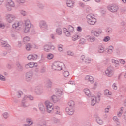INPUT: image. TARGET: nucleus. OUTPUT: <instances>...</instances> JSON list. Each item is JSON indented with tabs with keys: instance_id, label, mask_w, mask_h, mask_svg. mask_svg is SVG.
I'll use <instances>...</instances> for the list:
<instances>
[{
	"instance_id": "nucleus-39",
	"label": "nucleus",
	"mask_w": 126,
	"mask_h": 126,
	"mask_svg": "<svg viewBox=\"0 0 126 126\" xmlns=\"http://www.w3.org/2000/svg\"><path fill=\"white\" fill-rule=\"evenodd\" d=\"M37 126H47V122L46 121H42L37 124Z\"/></svg>"
},
{
	"instance_id": "nucleus-55",
	"label": "nucleus",
	"mask_w": 126,
	"mask_h": 126,
	"mask_svg": "<svg viewBox=\"0 0 126 126\" xmlns=\"http://www.w3.org/2000/svg\"><path fill=\"white\" fill-rule=\"evenodd\" d=\"M63 46L61 44H60L58 46V51H59L60 52H63Z\"/></svg>"
},
{
	"instance_id": "nucleus-45",
	"label": "nucleus",
	"mask_w": 126,
	"mask_h": 126,
	"mask_svg": "<svg viewBox=\"0 0 126 126\" xmlns=\"http://www.w3.org/2000/svg\"><path fill=\"white\" fill-rule=\"evenodd\" d=\"M84 62L87 64L90 63H91V59H90V58L87 57L85 58Z\"/></svg>"
},
{
	"instance_id": "nucleus-7",
	"label": "nucleus",
	"mask_w": 126,
	"mask_h": 126,
	"mask_svg": "<svg viewBox=\"0 0 126 126\" xmlns=\"http://www.w3.org/2000/svg\"><path fill=\"white\" fill-rule=\"evenodd\" d=\"M87 18L88 19V23L90 24V25H94L95 23H96V18L94 17V16H92L89 14L87 16Z\"/></svg>"
},
{
	"instance_id": "nucleus-47",
	"label": "nucleus",
	"mask_w": 126,
	"mask_h": 126,
	"mask_svg": "<svg viewBox=\"0 0 126 126\" xmlns=\"http://www.w3.org/2000/svg\"><path fill=\"white\" fill-rule=\"evenodd\" d=\"M43 56V54L41 55V59L39 61L40 63H45V57H44Z\"/></svg>"
},
{
	"instance_id": "nucleus-49",
	"label": "nucleus",
	"mask_w": 126,
	"mask_h": 126,
	"mask_svg": "<svg viewBox=\"0 0 126 126\" xmlns=\"http://www.w3.org/2000/svg\"><path fill=\"white\" fill-rule=\"evenodd\" d=\"M17 96L18 98H20V97H21V95L23 94V93L22 92V91H20L17 92Z\"/></svg>"
},
{
	"instance_id": "nucleus-15",
	"label": "nucleus",
	"mask_w": 126,
	"mask_h": 126,
	"mask_svg": "<svg viewBox=\"0 0 126 126\" xmlns=\"http://www.w3.org/2000/svg\"><path fill=\"white\" fill-rule=\"evenodd\" d=\"M103 31L101 29H98L96 31L92 30L91 32V34H93L94 36L96 37H98L100 34H102Z\"/></svg>"
},
{
	"instance_id": "nucleus-52",
	"label": "nucleus",
	"mask_w": 126,
	"mask_h": 126,
	"mask_svg": "<svg viewBox=\"0 0 126 126\" xmlns=\"http://www.w3.org/2000/svg\"><path fill=\"white\" fill-rule=\"evenodd\" d=\"M68 30L69 31V32H72L74 31V28L71 26H70L68 27Z\"/></svg>"
},
{
	"instance_id": "nucleus-17",
	"label": "nucleus",
	"mask_w": 126,
	"mask_h": 126,
	"mask_svg": "<svg viewBox=\"0 0 126 126\" xmlns=\"http://www.w3.org/2000/svg\"><path fill=\"white\" fill-rule=\"evenodd\" d=\"M29 61H36L38 59V55L36 54H30L27 57Z\"/></svg>"
},
{
	"instance_id": "nucleus-56",
	"label": "nucleus",
	"mask_w": 126,
	"mask_h": 126,
	"mask_svg": "<svg viewBox=\"0 0 126 126\" xmlns=\"http://www.w3.org/2000/svg\"><path fill=\"white\" fill-rule=\"evenodd\" d=\"M28 99H30V101H34V96L30 95H27Z\"/></svg>"
},
{
	"instance_id": "nucleus-57",
	"label": "nucleus",
	"mask_w": 126,
	"mask_h": 126,
	"mask_svg": "<svg viewBox=\"0 0 126 126\" xmlns=\"http://www.w3.org/2000/svg\"><path fill=\"white\" fill-rule=\"evenodd\" d=\"M113 120L116 122V124H120V122L119 121V119L116 116H114L113 117Z\"/></svg>"
},
{
	"instance_id": "nucleus-38",
	"label": "nucleus",
	"mask_w": 126,
	"mask_h": 126,
	"mask_svg": "<svg viewBox=\"0 0 126 126\" xmlns=\"http://www.w3.org/2000/svg\"><path fill=\"white\" fill-rule=\"evenodd\" d=\"M104 95H106V96H109L110 95H112V92H110V91H109V90H105L104 91Z\"/></svg>"
},
{
	"instance_id": "nucleus-40",
	"label": "nucleus",
	"mask_w": 126,
	"mask_h": 126,
	"mask_svg": "<svg viewBox=\"0 0 126 126\" xmlns=\"http://www.w3.org/2000/svg\"><path fill=\"white\" fill-rule=\"evenodd\" d=\"M96 38L94 37H90L88 38V41L89 42H91L92 43L93 42H95Z\"/></svg>"
},
{
	"instance_id": "nucleus-54",
	"label": "nucleus",
	"mask_w": 126,
	"mask_h": 126,
	"mask_svg": "<svg viewBox=\"0 0 126 126\" xmlns=\"http://www.w3.org/2000/svg\"><path fill=\"white\" fill-rule=\"evenodd\" d=\"M28 99V97L27 95H25L22 100V101L23 102H27V99Z\"/></svg>"
},
{
	"instance_id": "nucleus-60",
	"label": "nucleus",
	"mask_w": 126,
	"mask_h": 126,
	"mask_svg": "<svg viewBox=\"0 0 126 126\" xmlns=\"http://www.w3.org/2000/svg\"><path fill=\"white\" fill-rule=\"evenodd\" d=\"M110 109H111V106H107V107L105 109V113H109V110H110Z\"/></svg>"
},
{
	"instance_id": "nucleus-43",
	"label": "nucleus",
	"mask_w": 126,
	"mask_h": 126,
	"mask_svg": "<svg viewBox=\"0 0 126 126\" xmlns=\"http://www.w3.org/2000/svg\"><path fill=\"white\" fill-rule=\"evenodd\" d=\"M3 117L5 119H8L9 117V114H8L7 112H4L3 113Z\"/></svg>"
},
{
	"instance_id": "nucleus-61",
	"label": "nucleus",
	"mask_w": 126,
	"mask_h": 126,
	"mask_svg": "<svg viewBox=\"0 0 126 126\" xmlns=\"http://www.w3.org/2000/svg\"><path fill=\"white\" fill-rule=\"evenodd\" d=\"M68 84L71 85H75V82L74 81H69Z\"/></svg>"
},
{
	"instance_id": "nucleus-19",
	"label": "nucleus",
	"mask_w": 126,
	"mask_h": 126,
	"mask_svg": "<svg viewBox=\"0 0 126 126\" xmlns=\"http://www.w3.org/2000/svg\"><path fill=\"white\" fill-rule=\"evenodd\" d=\"M65 112L67 113L70 116H71L74 114V109L73 108H69V107H66L65 109Z\"/></svg>"
},
{
	"instance_id": "nucleus-29",
	"label": "nucleus",
	"mask_w": 126,
	"mask_h": 126,
	"mask_svg": "<svg viewBox=\"0 0 126 126\" xmlns=\"http://www.w3.org/2000/svg\"><path fill=\"white\" fill-rule=\"evenodd\" d=\"M64 71V77H67V76H69V72L67 71V69L65 67L63 70Z\"/></svg>"
},
{
	"instance_id": "nucleus-28",
	"label": "nucleus",
	"mask_w": 126,
	"mask_h": 126,
	"mask_svg": "<svg viewBox=\"0 0 126 126\" xmlns=\"http://www.w3.org/2000/svg\"><path fill=\"white\" fill-rule=\"evenodd\" d=\"M39 108L41 112H43L45 111V106L43 103H40L39 104Z\"/></svg>"
},
{
	"instance_id": "nucleus-13",
	"label": "nucleus",
	"mask_w": 126,
	"mask_h": 126,
	"mask_svg": "<svg viewBox=\"0 0 126 126\" xmlns=\"http://www.w3.org/2000/svg\"><path fill=\"white\" fill-rule=\"evenodd\" d=\"M51 101L54 104L58 103L61 101V97L55 94H53L51 97Z\"/></svg>"
},
{
	"instance_id": "nucleus-59",
	"label": "nucleus",
	"mask_w": 126,
	"mask_h": 126,
	"mask_svg": "<svg viewBox=\"0 0 126 126\" xmlns=\"http://www.w3.org/2000/svg\"><path fill=\"white\" fill-rule=\"evenodd\" d=\"M5 28V25H4V24L0 23V28H1V29H4Z\"/></svg>"
},
{
	"instance_id": "nucleus-14",
	"label": "nucleus",
	"mask_w": 126,
	"mask_h": 126,
	"mask_svg": "<svg viewBox=\"0 0 126 126\" xmlns=\"http://www.w3.org/2000/svg\"><path fill=\"white\" fill-rule=\"evenodd\" d=\"M34 92L36 95H41L43 93V88L40 86H37L35 88Z\"/></svg>"
},
{
	"instance_id": "nucleus-21",
	"label": "nucleus",
	"mask_w": 126,
	"mask_h": 126,
	"mask_svg": "<svg viewBox=\"0 0 126 126\" xmlns=\"http://www.w3.org/2000/svg\"><path fill=\"white\" fill-rule=\"evenodd\" d=\"M1 45L2 47H4V48H8V49H10L11 47L10 45L5 41H1Z\"/></svg>"
},
{
	"instance_id": "nucleus-23",
	"label": "nucleus",
	"mask_w": 126,
	"mask_h": 126,
	"mask_svg": "<svg viewBox=\"0 0 126 126\" xmlns=\"http://www.w3.org/2000/svg\"><path fill=\"white\" fill-rule=\"evenodd\" d=\"M84 92L86 95L90 98V97H92L93 94H91V93H90V91L88 89H85L84 90Z\"/></svg>"
},
{
	"instance_id": "nucleus-4",
	"label": "nucleus",
	"mask_w": 126,
	"mask_h": 126,
	"mask_svg": "<svg viewBox=\"0 0 126 126\" xmlns=\"http://www.w3.org/2000/svg\"><path fill=\"white\" fill-rule=\"evenodd\" d=\"M16 15L13 14H7L5 15V19L8 23H12L13 21L16 20Z\"/></svg>"
},
{
	"instance_id": "nucleus-11",
	"label": "nucleus",
	"mask_w": 126,
	"mask_h": 126,
	"mask_svg": "<svg viewBox=\"0 0 126 126\" xmlns=\"http://www.w3.org/2000/svg\"><path fill=\"white\" fill-rule=\"evenodd\" d=\"M43 50L45 52H51L55 50V46L52 44H46L43 47Z\"/></svg>"
},
{
	"instance_id": "nucleus-35",
	"label": "nucleus",
	"mask_w": 126,
	"mask_h": 126,
	"mask_svg": "<svg viewBox=\"0 0 126 126\" xmlns=\"http://www.w3.org/2000/svg\"><path fill=\"white\" fill-rule=\"evenodd\" d=\"M55 114L56 115H61V111L60 110V107H59V106H55Z\"/></svg>"
},
{
	"instance_id": "nucleus-24",
	"label": "nucleus",
	"mask_w": 126,
	"mask_h": 126,
	"mask_svg": "<svg viewBox=\"0 0 126 126\" xmlns=\"http://www.w3.org/2000/svg\"><path fill=\"white\" fill-rule=\"evenodd\" d=\"M113 50H114V47L113 46H110L109 48L105 49V51L108 54H112L113 53Z\"/></svg>"
},
{
	"instance_id": "nucleus-2",
	"label": "nucleus",
	"mask_w": 126,
	"mask_h": 126,
	"mask_svg": "<svg viewBox=\"0 0 126 126\" xmlns=\"http://www.w3.org/2000/svg\"><path fill=\"white\" fill-rule=\"evenodd\" d=\"M63 62L60 61L54 62L52 65V69L53 70L60 71L63 69Z\"/></svg>"
},
{
	"instance_id": "nucleus-31",
	"label": "nucleus",
	"mask_w": 126,
	"mask_h": 126,
	"mask_svg": "<svg viewBox=\"0 0 126 126\" xmlns=\"http://www.w3.org/2000/svg\"><path fill=\"white\" fill-rule=\"evenodd\" d=\"M17 67L19 71H22L23 70V66H22L19 63L17 64Z\"/></svg>"
},
{
	"instance_id": "nucleus-37",
	"label": "nucleus",
	"mask_w": 126,
	"mask_h": 126,
	"mask_svg": "<svg viewBox=\"0 0 126 126\" xmlns=\"http://www.w3.org/2000/svg\"><path fill=\"white\" fill-rule=\"evenodd\" d=\"M21 106L24 108H27V107H28L29 105L26 101H21Z\"/></svg>"
},
{
	"instance_id": "nucleus-36",
	"label": "nucleus",
	"mask_w": 126,
	"mask_h": 126,
	"mask_svg": "<svg viewBox=\"0 0 126 126\" xmlns=\"http://www.w3.org/2000/svg\"><path fill=\"white\" fill-rule=\"evenodd\" d=\"M96 121L99 125H102V124H103V120L99 117H96Z\"/></svg>"
},
{
	"instance_id": "nucleus-12",
	"label": "nucleus",
	"mask_w": 126,
	"mask_h": 126,
	"mask_svg": "<svg viewBox=\"0 0 126 126\" xmlns=\"http://www.w3.org/2000/svg\"><path fill=\"white\" fill-rule=\"evenodd\" d=\"M107 8L111 12L115 13L117 12L119 10V7L115 4H112L108 6Z\"/></svg>"
},
{
	"instance_id": "nucleus-51",
	"label": "nucleus",
	"mask_w": 126,
	"mask_h": 126,
	"mask_svg": "<svg viewBox=\"0 0 126 126\" xmlns=\"http://www.w3.org/2000/svg\"><path fill=\"white\" fill-rule=\"evenodd\" d=\"M79 38V35H74L72 37V41H75L76 40H78Z\"/></svg>"
},
{
	"instance_id": "nucleus-53",
	"label": "nucleus",
	"mask_w": 126,
	"mask_h": 126,
	"mask_svg": "<svg viewBox=\"0 0 126 126\" xmlns=\"http://www.w3.org/2000/svg\"><path fill=\"white\" fill-rule=\"evenodd\" d=\"M0 80H1V81H5L6 79H5V77L0 74Z\"/></svg>"
},
{
	"instance_id": "nucleus-3",
	"label": "nucleus",
	"mask_w": 126,
	"mask_h": 126,
	"mask_svg": "<svg viewBox=\"0 0 126 126\" xmlns=\"http://www.w3.org/2000/svg\"><path fill=\"white\" fill-rule=\"evenodd\" d=\"M44 105L46 109L47 113L52 114L54 112V104L50 102L49 100H46L44 102Z\"/></svg>"
},
{
	"instance_id": "nucleus-46",
	"label": "nucleus",
	"mask_w": 126,
	"mask_h": 126,
	"mask_svg": "<svg viewBox=\"0 0 126 126\" xmlns=\"http://www.w3.org/2000/svg\"><path fill=\"white\" fill-rule=\"evenodd\" d=\"M86 40L84 38H81L79 41V44L80 45H83L84 44H85Z\"/></svg>"
},
{
	"instance_id": "nucleus-25",
	"label": "nucleus",
	"mask_w": 126,
	"mask_h": 126,
	"mask_svg": "<svg viewBox=\"0 0 126 126\" xmlns=\"http://www.w3.org/2000/svg\"><path fill=\"white\" fill-rule=\"evenodd\" d=\"M66 4L68 7H73L74 5V2H73L71 0H67L66 2Z\"/></svg>"
},
{
	"instance_id": "nucleus-16",
	"label": "nucleus",
	"mask_w": 126,
	"mask_h": 126,
	"mask_svg": "<svg viewBox=\"0 0 126 126\" xmlns=\"http://www.w3.org/2000/svg\"><path fill=\"white\" fill-rule=\"evenodd\" d=\"M55 92H56V94L57 96H58L59 97H61L62 96V95H63V89L62 88H56L54 89Z\"/></svg>"
},
{
	"instance_id": "nucleus-62",
	"label": "nucleus",
	"mask_w": 126,
	"mask_h": 126,
	"mask_svg": "<svg viewBox=\"0 0 126 126\" xmlns=\"http://www.w3.org/2000/svg\"><path fill=\"white\" fill-rule=\"evenodd\" d=\"M19 3H20V4H23L24 3H25V0H19Z\"/></svg>"
},
{
	"instance_id": "nucleus-26",
	"label": "nucleus",
	"mask_w": 126,
	"mask_h": 126,
	"mask_svg": "<svg viewBox=\"0 0 126 126\" xmlns=\"http://www.w3.org/2000/svg\"><path fill=\"white\" fill-rule=\"evenodd\" d=\"M67 104L70 108H74L75 106V102L73 100H70Z\"/></svg>"
},
{
	"instance_id": "nucleus-27",
	"label": "nucleus",
	"mask_w": 126,
	"mask_h": 126,
	"mask_svg": "<svg viewBox=\"0 0 126 126\" xmlns=\"http://www.w3.org/2000/svg\"><path fill=\"white\" fill-rule=\"evenodd\" d=\"M63 32L66 37H69L70 36V32H69V31H67L66 28H63Z\"/></svg>"
},
{
	"instance_id": "nucleus-44",
	"label": "nucleus",
	"mask_w": 126,
	"mask_h": 126,
	"mask_svg": "<svg viewBox=\"0 0 126 126\" xmlns=\"http://www.w3.org/2000/svg\"><path fill=\"white\" fill-rule=\"evenodd\" d=\"M20 13L21 14V15H23V16H27V12L23 10H21Z\"/></svg>"
},
{
	"instance_id": "nucleus-58",
	"label": "nucleus",
	"mask_w": 126,
	"mask_h": 126,
	"mask_svg": "<svg viewBox=\"0 0 126 126\" xmlns=\"http://www.w3.org/2000/svg\"><path fill=\"white\" fill-rule=\"evenodd\" d=\"M67 54L69 56H74V53H73V52H72L71 51H67Z\"/></svg>"
},
{
	"instance_id": "nucleus-50",
	"label": "nucleus",
	"mask_w": 126,
	"mask_h": 126,
	"mask_svg": "<svg viewBox=\"0 0 126 126\" xmlns=\"http://www.w3.org/2000/svg\"><path fill=\"white\" fill-rule=\"evenodd\" d=\"M112 63H115V64H119L120 62L117 60H115L114 59H112Z\"/></svg>"
},
{
	"instance_id": "nucleus-64",
	"label": "nucleus",
	"mask_w": 126,
	"mask_h": 126,
	"mask_svg": "<svg viewBox=\"0 0 126 126\" xmlns=\"http://www.w3.org/2000/svg\"><path fill=\"white\" fill-rule=\"evenodd\" d=\"M85 59H86V58L85 57V56L84 55H82L81 57V60H82V61H84V62L85 61Z\"/></svg>"
},
{
	"instance_id": "nucleus-22",
	"label": "nucleus",
	"mask_w": 126,
	"mask_h": 126,
	"mask_svg": "<svg viewBox=\"0 0 126 126\" xmlns=\"http://www.w3.org/2000/svg\"><path fill=\"white\" fill-rule=\"evenodd\" d=\"M46 88L47 89H50V88H52V86H53V83L52 81L50 79H48L46 81Z\"/></svg>"
},
{
	"instance_id": "nucleus-30",
	"label": "nucleus",
	"mask_w": 126,
	"mask_h": 126,
	"mask_svg": "<svg viewBox=\"0 0 126 126\" xmlns=\"http://www.w3.org/2000/svg\"><path fill=\"white\" fill-rule=\"evenodd\" d=\"M29 41H30V37H29V36H25L23 39V42L25 44L26 43H28Z\"/></svg>"
},
{
	"instance_id": "nucleus-20",
	"label": "nucleus",
	"mask_w": 126,
	"mask_h": 126,
	"mask_svg": "<svg viewBox=\"0 0 126 126\" xmlns=\"http://www.w3.org/2000/svg\"><path fill=\"white\" fill-rule=\"evenodd\" d=\"M85 80H87V81H89L91 83H93L94 82V78H93L92 76L87 75L85 77Z\"/></svg>"
},
{
	"instance_id": "nucleus-6",
	"label": "nucleus",
	"mask_w": 126,
	"mask_h": 126,
	"mask_svg": "<svg viewBox=\"0 0 126 126\" xmlns=\"http://www.w3.org/2000/svg\"><path fill=\"white\" fill-rule=\"evenodd\" d=\"M5 6L8 11H11L12 10V7H14L15 4H14V2L12 0H6Z\"/></svg>"
},
{
	"instance_id": "nucleus-8",
	"label": "nucleus",
	"mask_w": 126,
	"mask_h": 126,
	"mask_svg": "<svg viewBox=\"0 0 126 126\" xmlns=\"http://www.w3.org/2000/svg\"><path fill=\"white\" fill-rule=\"evenodd\" d=\"M33 76H34V73L33 72L30 71L29 72H27L25 74V78L26 81L27 82H29L33 79Z\"/></svg>"
},
{
	"instance_id": "nucleus-42",
	"label": "nucleus",
	"mask_w": 126,
	"mask_h": 126,
	"mask_svg": "<svg viewBox=\"0 0 126 126\" xmlns=\"http://www.w3.org/2000/svg\"><path fill=\"white\" fill-rule=\"evenodd\" d=\"M47 58L48 60H52L54 58V54L52 53H49L47 54Z\"/></svg>"
},
{
	"instance_id": "nucleus-33",
	"label": "nucleus",
	"mask_w": 126,
	"mask_h": 126,
	"mask_svg": "<svg viewBox=\"0 0 126 126\" xmlns=\"http://www.w3.org/2000/svg\"><path fill=\"white\" fill-rule=\"evenodd\" d=\"M26 122L30 126H31V125H33V121L31 118H27L26 120Z\"/></svg>"
},
{
	"instance_id": "nucleus-5",
	"label": "nucleus",
	"mask_w": 126,
	"mask_h": 126,
	"mask_svg": "<svg viewBox=\"0 0 126 126\" xmlns=\"http://www.w3.org/2000/svg\"><path fill=\"white\" fill-rule=\"evenodd\" d=\"M39 27L40 29L45 31L49 29V26H48V24H47V22L44 20H41L39 21Z\"/></svg>"
},
{
	"instance_id": "nucleus-48",
	"label": "nucleus",
	"mask_w": 126,
	"mask_h": 126,
	"mask_svg": "<svg viewBox=\"0 0 126 126\" xmlns=\"http://www.w3.org/2000/svg\"><path fill=\"white\" fill-rule=\"evenodd\" d=\"M111 40V37H110L109 36H107L104 37L103 39L104 42H109Z\"/></svg>"
},
{
	"instance_id": "nucleus-18",
	"label": "nucleus",
	"mask_w": 126,
	"mask_h": 126,
	"mask_svg": "<svg viewBox=\"0 0 126 126\" xmlns=\"http://www.w3.org/2000/svg\"><path fill=\"white\" fill-rule=\"evenodd\" d=\"M35 64L36 63L34 62H30L25 65V67L26 68H33V67H35Z\"/></svg>"
},
{
	"instance_id": "nucleus-1",
	"label": "nucleus",
	"mask_w": 126,
	"mask_h": 126,
	"mask_svg": "<svg viewBox=\"0 0 126 126\" xmlns=\"http://www.w3.org/2000/svg\"><path fill=\"white\" fill-rule=\"evenodd\" d=\"M18 27L23 29L25 34H29L31 29V21L29 19H27L24 20V23L22 22H16L12 25V28L15 29H17Z\"/></svg>"
},
{
	"instance_id": "nucleus-34",
	"label": "nucleus",
	"mask_w": 126,
	"mask_h": 126,
	"mask_svg": "<svg viewBox=\"0 0 126 126\" xmlns=\"http://www.w3.org/2000/svg\"><path fill=\"white\" fill-rule=\"evenodd\" d=\"M97 51H98V53H104V52H105L104 47H103L102 46H99L98 47Z\"/></svg>"
},
{
	"instance_id": "nucleus-32",
	"label": "nucleus",
	"mask_w": 126,
	"mask_h": 126,
	"mask_svg": "<svg viewBox=\"0 0 126 126\" xmlns=\"http://www.w3.org/2000/svg\"><path fill=\"white\" fill-rule=\"evenodd\" d=\"M32 49V44L31 43H27L26 45V49L27 51H30Z\"/></svg>"
},
{
	"instance_id": "nucleus-10",
	"label": "nucleus",
	"mask_w": 126,
	"mask_h": 126,
	"mask_svg": "<svg viewBox=\"0 0 126 126\" xmlns=\"http://www.w3.org/2000/svg\"><path fill=\"white\" fill-rule=\"evenodd\" d=\"M105 74L108 77H111V76L114 75V69L112 66H109L107 68L105 71Z\"/></svg>"
},
{
	"instance_id": "nucleus-63",
	"label": "nucleus",
	"mask_w": 126,
	"mask_h": 126,
	"mask_svg": "<svg viewBox=\"0 0 126 126\" xmlns=\"http://www.w3.org/2000/svg\"><path fill=\"white\" fill-rule=\"evenodd\" d=\"M17 46L19 48H20V47H21V46H22V43L21 41H18Z\"/></svg>"
},
{
	"instance_id": "nucleus-9",
	"label": "nucleus",
	"mask_w": 126,
	"mask_h": 126,
	"mask_svg": "<svg viewBox=\"0 0 126 126\" xmlns=\"http://www.w3.org/2000/svg\"><path fill=\"white\" fill-rule=\"evenodd\" d=\"M91 97L92 100L91 102V105L92 106H95V105L96 104V103L100 101V98H101V93L98 94V100H97V98L94 94H93L92 96H91Z\"/></svg>"
},
{
	"instance_id": "nucleus-41",
	"label": "nucleus",
	"mask_w": 126,
	"mask_h": 126,
	"mask_svg": "<svg viewBox=\"0 0 126 126\" xmlns=\"http://www.w3.org/2000/svg\"><path fill=\"white\" fill-rule=\"evenodd\" d=\"M56 33L58 35H62V29H61V28H58L57 29H56Z\"/></svg>"
}]
</instances>
